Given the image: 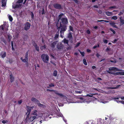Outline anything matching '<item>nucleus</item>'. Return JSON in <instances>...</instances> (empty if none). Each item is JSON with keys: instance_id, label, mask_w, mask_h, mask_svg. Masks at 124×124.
<instances>
[{"instance_id": "f257e3e1", "label": "nucleus", "mask_w": 124, "mask_h": 124, "mask_svg": "<svg viewBox=\"0 0 124 124\" xmlns=\"http://www.w3.org/2000/svg\"><path fill=\"white\" fill-rule=\"evenodd\" d=\"M60 24V26H58V24H57V26L56 25V26L58 31L60 30V37L62 38H63L64 37V32L67 29V25L69 23L68 19L66 17H62L61 20L58 22Z\"/></svg>"}, {"instance_id": "f03ea898", "label": "nucleus", "mask_w": 124, "mask_h": 124, "mask_svg": "<svg viewBox=\"0 0 124 124\" xmlns=\"http://www.w3.org/2000/svg\"><path fill=\"white\" fill-rule=\"evenodd\" d=\"M41 58L43 61L45 63H47L49 59V56L47 54H43L41 56Z\"/></svg>"}, {"instance_id": "7ed1b4c3", "label": "nucleus", "mask_w": 124, "mask_h": 124, "mask_svg": "<svg viewBox=\"0 0 124 124\" xmlns=\"http://www.w3.org/2000/svg\"><path fill=\"white\" fill-rule=\"evenodd\" d=\"M37 117L36 116H32L29 117V116L27 117H27L24 120V122L26 123L27 122H32L34 120L36 119Z\"/></svg>"}, {"instance_id": "20e7f679", "label": "nucleus", "mask_w": 124, "mask_h": 124, "mask_svg": "<svg viewBox=\"0 0 124 124\" xmlns=\"http://www.w3.org/2000/svg\"><path fill=\"white\" fill-rule=\"evenodd\" d=\"M29 50L25 54V59H23L22 57L20 58L21 60L23 62H27L28 61V56Z\"/></svg>"}, {"instance_id": "39448f33", "label": "nucleus", "mask_w": 124, "mask_h": 124, "mask_svg": "<svg viewBox=\"0 0 124 124\" xmlns=\"http://www.w3.org/2000/svg\"><path fill=\"white\" fill-rule=\"evenodd\" d=\"M46 91H50L51 92H53L56 95H59L60 97H63L64 95L63 94L58 93V91L56 90H54L49 89H47Z\"/></svg>"}, {"instance_id": "423d86ee", "label": "nucleus", "mask_w": 124, "mask_h": 124, "mask_svg": "<svg viewBox=\"0 0 124 124\" xmlns=\"http://www.w3.org/2000/svg\"><path fill=\"white\" fill-rule=\"evenodd\" d=\"M54 7L55 9H62V7L61 5L58 3H55L53 4Z\"/></svg>"}, {"instance_id": "0eeeda50", "label": "nucleus", "mask_w": 124, "mask_h": 124, "mask_svg": "<svg viewBox=\"0 0 124 124\" xmlns=\"http://www.w3.org/2000/svg\"><path fill=\"white\" fill-rule=\"evenodd\" d=\"M30 24L29 22H26L24 24V29L26 31H27L30 28Z\"/></svg>"}, {"instance_id": "6e6552de", "label": "nucleus", "mask_w": 124, "mask_h": 124, "mask_svg": "<svg viewBox=\"0 0 124 124\" xmlns=\"http://www.w3.org/2000/svg\"><path fill=\"white\" fill-rule=\"evenodd\" d=\"M27 112L26 113V115H27V117L30 116V113L31 111V107H29L28 106H26Z\"/></svg>"}, {"instance_id": "1a4fd4ad", "label": "nucleus", "mask_w": 124, "mask_h": 124, "mask_svg": "<svg viewBox=\"0 0 124 124\" xmlns=\"http://www.w3.org/2000/svg\"><path fill=\"white\" fill-rule=\"evenodd\" d=\"M64 15V14L62 13L59 15L58 18V21L56 23V26H57V24H58V22H59L61 20V19L62 18V16Z\"/></svg>"}, {"instance_id": "9d476101", "label": "nucleus", "mask_w": 124, "mask_h": 124, "mask_svg": "<svg viewBox=\"0 0 124 124\" xmlns=\"http://www.w3.org/2000/svg\"><path fill=\"white\" fill-rule=\"evenodd\" d=\"M67 38L69 39V40L70 42H72L73 40V37L71 32L70 31H69V33L67 35Z\"/></svg>"}, {"instance_id": "9b49d317", "label": "nucleus", "mask_w": 124, "mask_h": 124, "mask_svg": "<svg viewBox=\"0 0 124 124\" xmlns=\"http://www.w3.org/2000/svg\"><path fill=\"white\" fill-rule=\"evenodd\" d=\"M6 52L2 51L1 53L0 56L2 58H4L6 57Z\"/></svg>"}, {"instance_id": "f8f14e48", "label": "nucleus", "mask_w": 124, "mask_h": 124, "mask_svg": "<svg viewBox=\"0 0 124 124\" xmlns=\"http://www.w3.org/2000/svg\"><path fill=\"white\" fill-rule=\"evenodd\" d=\"M57 41H55L52 43H51L50 44V46L52 48H54L55 47V45L56 44Z\"/></svg>"}, {"instance_id": "ddd939ff", "label": "nucleus", "mask_w": 124, "mask_h": 124, "mask_svg": "<svg viewBox=\"0 0 124 124\" xmlns=\"http://www.w3.org/2000/svg\"><path fill=\"white\" fill-rule=\"evenodd\" d=\"M33 45L35 48L36 50L38 52H39V47L38 46L36 43L34 42L33 44Z\"/></svg>"}, {"instance_id": "4468645a", "label": "nucleus", "mask_w": 124, "mask_h": 124, "mask_svg": "<svg viewBox=\"0 0 124 124\" xmlns=\"http://www.w3.org/2000/svg\"><path fill=\"white\" fill-rule=\"evenodd\" d=\"M109 70H113V71H115L117 70L118 71H119L120 70H119L117 69L116 68L112 67H111L109 69Z\"/></svg>"}, {"instance_id": "2eb2a0df", "label": "nucleus", "mask_w": 124, "mask_h": 124, "mask_svg": "<svg viewBox=\"0 0 124 124\" xmlns=\"http://www.w3.org/2000/svg\"><path fill=\"white\" fill-rule=\"evenodd\" d=\"M21 6L22 4H16L14 6H13V8L14 9L19 8L21 7Z\"/></svg>"}, {"instance_id": "dca6fc26", "label": "nucleus", "mask_w": 124, "mask_h": 124, "mask_svg": "<svg viewBox=\"0 0 124 124\" xmlns=\"http://www.w3.org/2000/svg\"><path fill=\"white\" fill-rule=\"evenodd\" d=\"M31 100L32 101L36 102L37 103V102H39V101L38 100L34 97H32L31 99Z\"/></svg>"}, {"instance_id": "f3484780", "label": "nucleus", "mask_w": 124, "mask_h": 124, "mask_svg": "<svg viewBox=\"0 0 124 124\" xmlns=\"http://www.w3.org/2000/svg\"><path fill=\"white\" fill-rule=\"evenodd\" d=\"M105 13L106 15L108 16H110L113 15V13L112 12L108 11L106 12H105Z\"/></svg>"}, {"instance_id": "a211bd4d", "label": "nucleus", "mask_w": 124, "mask_h": 124, "mask_svg": "<svg viewBox=\"0 0 124 124\" xmlns=\"http://www.w3.org/2000/svg\"><path fill=\"white\" fill-rule=\"evenodd\" d=\"M59 31L58 30V31L56 32V34L55 35V36L54 37V39H56L59 37Z\"/></svg>"}, {"instance_id": "6ab92c4d", "label": "nucleus", "mask_w": 124, "mask_h": 124, "mask_svg": "<svg viewBox=\"0 0 124 124\" xmlns=\"http://www.w3.org/2000/svg\"><path fill=\"white\" fill-rule=\"evenodd\" d=\"M119 97H115L114 98H113V99L115 101H116L117 103H120V102L119 101V100H118L119 98Z\"/></svg>"}, {"instance_id": "aec40b11", "label": "nucleus", "mask_w": 124, "mask_h": 124, "mask_svg": "<svg viewBox=\"0 0 124 124\" xmlns=\"http://www.w3.org/2000/svg\"><path fill=\"white\" fill-rule=\"evenodd\" d=\"M63 41L64 44H67L68 45H69V40L65 39H64L63 40Z\"/></svg>"}, {"instance_id": "412c9836", "label": "nucleus", "mask_w": 124, "mask_h": 124, "mask_svg": "<svg viewBox=\"0 0 124 124\" xmlns=\"http://www.w3.org/2000/svg\"><path fill=\"white\" fill-rule=\"evenodd\" d=\"M49 86H48L47 88H49L50 87H54V85L53 83H51L50 84L48 85Z\"/></svg>"}, {"instance_id": "4be33fe9", "label": "nucleus", "mask_w": 124, "mask_h": 124, "mask_svg": "<svg viewBox=\"0 0 124 124\" xmlns=\"http://www.w3.org/2000/svg\"><path fill=\"white\" fill-rule=\"evenodd\" d=\"M10 82L12 83L14 81V79L13 76L12 75H10Z\"/></svg>"}, {"instance_id": "5701e85b", "label": "nucleus", "mask_w": 124, "mask_h": 124, "mask_svg": "<svg viewBox=\"0 0 124 124\" xmlns=\"http://www.w3.org/2000/svg\"><path fill=\"white\" fill-rule=\"evenodd\" d=\"M69 31H71L72 32L73 31V28L72 26L70 25L69 26Z\"/></svg>"}, {"instance_id": "b1692460", "label": "nucleus", "mask_w": 124, "mask_h": 124, "mask_svg": "<svg viewBox=\"0 0 124 124\" xmlns=\"http://www.w3.org/2000/svg\"><path fill=\"white\" fill-rule=\"evenodd\" d=\"M57 72L56 70H55L53 73V75L54 77H56L57 76Z\"/></svg>"}, {"instance_id": "393cba45", "label": "nucleus", "mask_w": 124, "mask_h": 124, "mask_svg": "<svg viewBox=\"0 0 124 124\" xmlns=\"http://www.w3.org/2000/svg\"><path fill=\"white\" fill-rule=\"evenodd\" d=\"M120 24L121 25H123L124 24V20L122 19L121 17L120 18Z\"/></svg>"}, {"instance_id": "a878e982", "label": "nucleus", "mask_w": 124, "mask_h": 124, "mask_svg": "<svg viewBox=\"0 0 124 124\" xmlns=\"http://www.w3.org/2000/svg\"><path fill=\"white\" fill-rule=\"evenodd\" d=\"M32 114L34 115L37 116L38 115L37 111L36 110H35L34 111L33 113H32Z\"/></svg>"}, {"instance_id": "bb28decb", "label": "nucleus", "mask_w": 124, "mask_h": 124, "mask_svg": "<svg viewBox=\"0 0 124 124\" xmlns=\"http://www.w3.org/2000/svg\"><path fill=\"white\" fill-rule=\"evenodd\" d=\"M83 61L84 64L85 65H87V64L86 62V59H85L84 58L83 59Z\"/></svg>"}, {"instance_id": "cd10ccee", "label": "nucleus", "mask_w": 124, "mask_h": 124, "mask_svg": "<svg viewBox=\"0 0 124 124\" xmlns=\"http://www.w3.org/2000/svg\"><path fill=\"white\" fill-rule=\"evenodd\" d=\"M46 48V46L45 45L40 47V49L41 50H43Z\"/></svg>"}, {"instance_id": "c85d7f7f", "label": "nucleus", "mask_w": 124, "mask_h": 124, "mask_svg": "<svg viewBox=\"0 0 124 124\" xmlns=\"http://www.w3.org/2000/svg\"><path fill=\"white\" fill-rule=\"evenodd\" d=\"M57 48L59 49H61L62 48V47L60 45H58L57 46Z\"/></svg>"}, {"instance_id": "c756f323", "label": "nucleus", "mask_w": 124, "mask_h": 124, "mask_svg": "<svg viewBox=\"0 0 124 124\" xmlns=\"http://www.w3.org/2000/svg\"><path fill=\"white\" fill-rule=\"evenodd\" d=\"M83 91H75V93H79L80 94L82 93Z\"/></svg>"}, {"instance_id": "7c9ffc66", "label": "nucleus", "mask_w": 124, "mask_h": 124, "mask_svg": "<svg viewBox=\"0 0 124 124\" xmlns=\"http://www.w3.org/2000/svg\"><path fill=\"white\" fill-rule=\"evenodd\" d=\"M8 18L9 19V21H10L11 22V21H12L13 20V18L11 15H9L8 16Z\"/></svg>"}, {"instance_id": "2f4dec72", "label": "nucleus", "mask_w": 124, "mask_h": 124, "mask_svg": "<svg viewBox=\"0 0 124 124\" xmlns=\"http://www.w3.org/2000/svg\"><path fill=\"white\" fill-rule=\"evenodd\" d=\"M117 18V17L116 16H113V17H112L111 18V19L114 20H116Z\"/></svg>"}, {"instance_id": "473e14b6", "label": "nucleus", "mask_w": 124, "mask_h": 124, "mask_svg": "<svg viewBox=\"0 0 124 124\" xmlns=\"http://www.w3.org/2000/svg\"><path fill=\"white\" fill-rule=\"evenodd\" d=\"M109 30L113 32L114 34H115V33H116L115 31H114V30H113L112 28H110Z\"/></svg>"}, {"instance_id": "72a5a7b5", "label": "nucleus", "mask_w": 124, "mask_h": 124, "mask_svg": "<svg viewBox=\"0 0 124 124\" xmlns=\"http://www.w3.org/2000/svg\"><path fill=\"white\" fill-rule=\"evenodd\" d=\"M109 24L111 25H113L116 24L115 22H114L111 21L109 23Z\"/></svg>"}, {"instance_id": "f704fd0d", "label": "nucleus", "mask_w": 124, "mask_h": 124, "mask_svg": "<svg viewBox=\"0 0 124 124\" xmlns=\"http://www.w3.org/2000/svg\"><path fill=\"white\" fill-rule=\"evenodd\" d=\"M117 8H118L115 6H111L109 8L110 9L112 8H114V9H117Z\"/></svg>"}, {"instance_id": "c9c22d12", "label": "nucleus", "mask_w": 124, "mask_h": 124, "mask_svg": "<svg viewBox=\"0 0 124 124\" xmlns=\"http://www.w3.org/2000/svg\"><path fill=\"white\" fill-rule=\"evenodd\" d=\"M120 86V85H118L117 86L115 87H111L110 88L112 89H116L117 88H119V87Z\"/></svg>"}, {"instance_id": "e433bc0d", "label": "nucleus", "mask_w": 124, "mask_h": 124, "mask_svg": "<svg viewBox=\"0 0 124 124\" xmlns=\"http://www.w3.org/2000/svg\"><path fill=\"white\" fill-rule=\"evenodd\" d=\"M80 44V43L79 42H78L76 44V45L75 46V47L77 48L78 47Z\"/></svg>"}, {"instance_id": "4c0bfd02", "label": "nucleus", "mask_w": 124, "mask_h": 124, "mask_svg": "<svg viewBox=\"0 0 124 124\" xmlns=\"http://www.w3.org/2000/svg\"><path fill=\"white\" fill-rule=\"evenodd\" d=\"M95 95L94 94H91V95L89 94H87L86 95V96L92 97L93 96V95Z\"/></svg>"}, {"instance_id": "58836bf2", "label": "nucleus", "mask_w": 124, "mask_h": 124, "mask_svg": "<svg viewBox=\"0 0 124 124\" xmlns=\"http://www.w3.org/2000/svg\"><path fill=\"white\" fill-rule=\"evenodd\" d=\"M2 5H1V7H4L5 6L6 4V2H3V3H2Z\"/></svg>"}, {"instance_id": "ea45409f", "label": "nucleus", "mask_w": 124, "mask_h": 124, "mask_svg": "<svg viewBox=\"0 0 124 124\" xmlns=\"http://www.w3.org/2000/svg\"><path fill=\"white\" fill-rule=\"evenodd\" d=\"M99 44H98L97 45H95L93 47V49H95L97 47H99Z\"/></svg>"}, {"instance_id": "a19ab883", "label": "nucleus", "mask_w": 124, "mask_h": 124, "mask_svg": "<svg viewBox=\"0 0 124 124\" xmlns=\"http://www.w3.org/2000/svg\"><path fill=\"white\" fill-rule=\"evenodd\" d=\"M23 0H19L17 2V3H22L23 2Z\"/></svg>"}, {"instance_id": "79ce46f5", "label": "nucleus", "mask_w": 124, "mask_h": 124, "mask_svg": "<svg viewBox=\"0 0 124 124\" xmlns=\"http://www.w3.org/2000/svg\"><path fill=\"white\" fill-rule=\"evenodd\" d=\"M31 16L32 19H34V15L33 13L32 12H31Z\"/></svg>"}, {"instance_id": "37998d69", "label": "nucleus", "mask_w": 124, "mask_h": 124, "mask_svg": "<svg viewBox=\"0 0 124 124\" xmlns=\"http://www.w3.org/2000/svg\"><path fill=\"white\" fill-rule=\"evenodd\" d=\"M113 74L115 75H120L119 72H117L115 73H113Z\"/></svg>"}, {"instance_id": "c03bdc74", "label": "nucleus", "mask_w": 124, "mask_h": 124, "mask_svg": "<svg viewBox=\"0 0 124 124\" xmlns=\"http://www.w3.org/2000/svg\"><path fill=\"white\" fill-rule=\"evenodd\" d=\"M37 103L38 104V106L40 107H42L43 105V104H41L40 103H39V102H37Z\"/></svg>"}, {"instance_id": "a18cd8bd", "label": "nucleus", "mask_w": 124, "mask_h": 124, "mask_svg": "<svg viewBox=\"0 0 124 124\" xmlns=\"http://www.w3.org/2000/svg\"><path fill=\"white\" fill-rule=\"evenodd\" d=\"M8 122V121L7 120H3L2 121V123L3 124H5L6 123H7Z\"/></svg>"}, {"instance_id": "49530a36", "label": "nucleus", "mask_w": 124, "mask_h": 124, "mask_svg": "<svg viewBox=\"0 0 124 124\" xmlns=\"http://www.w3.org/2000/svg\"><path fill=\"white\" fill-rule=\"evenodd\" d=\"M80 53L82 56L83 57L84 56L85 53L84 52H80Z\"/></svg>"}, {"instance_id": "de8ad7c7", "label": "nucleus", "mask_w": 124, "mask_h": 124, "mask_svg": "<svg viewBox=\"0 0 124 124\" xmlns=\"http://www.w3.org/2000/svg\"><path fill=\"white\" fill-rule=\"evenodd\" d=\"M0 29L1 30H2L3 31H4V28L3 25H1L0 26Z\"/></svg>"}, {"instance_id": "09e8293b", "label": "nucleus", "mask_w": 124, "mask_h": 124, "mask_svg": "<svg viewBox=\"0 0 124 124\" xmlns=\"http://www.w3.org/2000/svg\"><path fill=\"white\" fill-rule=\"evenodd\" d=\"M120 75H124V72L121 71L119 72Z\"/></svg>"}, {"instance_id": "8fccbe9b", "label": "nucleus", "mask_w": 124, "mask_h": 124, "mask_svg": "<svg viewBox=\"0 0 124 124\" xmlns=\"http://www.w3.org/2000/svg\"><path fill=\"white\" fill-rule=\"evenodd\" d=\"M117 39H115L113 41H112V42L113 43H115L117 41Z\"/></svg>"}, {"instance_id": "3c124183", "label": "nucleus", "mask_w": 124, "mask_h": 124, "mask_svg": "<svg viewBox=\"0 0 124 124\" xmlns=\"http://www.w3.org/2000/svg\"><path fill=\"white\" fill-rule=\"evenodd\" d=\"M2 41L4 42L5 44H7V42L4 39H2Z\"/></svg>"}, {"instance_id": "603ef678", "label": "nucleus", "mask_w": 124, "mask_h": 124, "mask_svg": "<svg viewBox=\"0 0 124 124\" xmlns=\"http://www.w3.org/2000/svg\"><path fill=\"white\" fill-rule=\"evenodd\" d=\"M110 62H111L113 63H116V60H114V61L110 60Z\"/></svg>"}, {"instance_id": "864d4df0", "label": "nucleus", "mask_w": 124, "mask_h": 124, "mask_svg": "<svg viewBox=\"0 0 124 124\" xmlns=\"http://www.w3.org/2000/svg\"><path fill=\"white\" fill-rule=\"evenodd\" d=\"M22 100H21L18 101V103L19 104H21L22 103Z\"/></svg>"}, {"instance_id": "5fc2aeb1", "label": "nucleus", "mask_w": 124, "mask_h": 124, "mask_svg": "<svg viewBox=\"0 0 124 124\" xmlns=\"http://www.w3.org/2000/svg\"><path fill=\"white\" fill-rule=\"evenodd\" d=\"M45 14V11L44 8H43L42 10V14L43 15Z\"/></svg>"}, {"instance_id": "6e6d98bb", "label": "nucleus", "mask_w": 124, "mask_h": 124, "mask_svg": "<svg viewBox=\"0 0 124 124\" xmlns=\"http://www.w3.org/2000/svg\"><path fill=\"white\" fill-rule=\"evenodd\" d=\"M103 41L104 43L106 44L108 42V40H107L106 39L103 40Z\"/></svg>"}, {"instance_id": "4d7b16f0", "label": "nucleus", "mask_w": 124, "mask_h": 124, "mask_svg": "<svg viewBox=\"0 0 124 124\" xmlns=\"http://www.w3.org/2000/svg\"><path fill=\"white\" fill-rule=\"evenodd\" d=\"M86 32L88 34H90V31L89 30H87Z\"/></svg>"}, {"instance_id": "13d9d810", "label": "nucleus", "mask_w": 124, "mask_h": 124, "mask_svg": "<svg viewBox=\"0 0 124 124\" xmlns=\"http://www.w3.org/2000/svg\"><path fill=\"white\" fill-rule=\"evenodd\" d=\"M9 62L10 63H12L13 62V61L12 59H10L9 60Z\"/></svg>"}, {"instance_id": "bf43d9fd", "label": "nucleus", "mask_w": 124, "mask_h": 124, "mask_svg": "<svg viewBox=\"0 0 124 124\" xmlns=\"http://www.w3.org/2000/svg\"><path fill=\"white\" fill-rule=\"evenodd\" d=\"M120 103L123 104H124V101H119Z\"/></svg>"}, {"instance_id": "052dcab7", "label": "nucleus", "mask_w": 124, "mask_h": 124, "mask_svg": "<svg viewBox=\"0 0 124 124\" xmlns=\"http://www.w3.org/2000/svg\"><path fill=\"white\" fill-rule=\"evenodd\" d=\"M111 26L114 28H117V26L116 25H111Z\"/></svg>"}, {"instance_id": "680f3d73", "label": "nucleus", "mask_w": 124, "mask_h": 124, "mask_svg": "<svg viewBox=\"0 0 124 124\" xmlns=\"http://www.w3.org/2000/svg\"><path fill=\"white\" fill-rule=\"evenodd\" d=\"M123 14V13L122 12L120 11V12L118 14V15H119V16H121Z\"/></svg>"}, {"instance_id": "e2e57ef3", "label": "nucleus", "mask_w": 124, "mask_h": 124, "mask_svg": "<svg viewBox=\"0 0 124 124\" xmlns=\"http://www.w3.org/2000/svg\"><path fill=\"white\" fill-rule=\"evenodd\" d=\"M86 51L88 52H90L91 51L90 49H87L86 50Z\"/></svg>"}, {"instance_id": "0e129e2a", "label": "nucleus", "mask_w": 124, "mask_h": 124, "mask_svg": "<svg viewBox=\"0 0 124 124\" xmlns=\"http://www.w3.org/2000/svg\"><path fill=\"white\" fill-rule=\"evenodd\" d=\"M107 72H108V73H109V74H113V73L112 72H111V71H107Z\"/></svg>"}, {"instance_id": "69168bd1", "label": "nucleus", "mask_w": 124, "mask_h": 124, "mask_svg": "<svg viewBox=\"0 0 124 124\" xmlns=\"http://www.w3.org/2000/svg\"><path fill=\"white\" fill-rule=\"evenodd\" d=\"M103 21H104V20H98L97 21V22H101Z\"/></svg>"}, {"instance_id": "338daca9", "label": "nucleus", "mask_w": 124, "mask_h": 124, "mask_svg": "<svg viewBox=\"0 0 124 124\" xmlns=\"http://www.w3.org/2000/svg\"><path fill=\"white\" fill-rule=\"evenodd\" d=\"M93 7L94 8H98V6L97 5H95L93 6Z\"/></svg>"}, {"instance_id": "774afa93", "label": "nucleus", "mask_w": 124, "mask_h": 124, "mask_svg": "<svg viewBox=\"0 0 124 124\" xmlns=\"http://www.w3.org/2000/svg\"><path fill=\"white\" fill-rule=\"evenodd\" d=\"M119 98H120L122 100H124V96H123L121 97H119Z\"/></svg>"}]
</instances>
